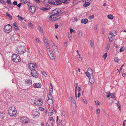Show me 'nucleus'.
Returning <instances> with one entry per match:
<instances>
[{
  "label": "nucleus",
  "instance_id": "nucleus-47",
  "mask_svg": "<svg viewBox=\"0 0 126 126\" xmlns=\"http://www.w3.org/2000/svg\"><path fill=\"white\" fill-rule=\"evenodd\" d=\"M6 2L8 3L9 4H12L11 3V1L10 0H7Z\"/></svg>",
  "mask_w": 126,
  "mask_h": 126
},
{
  "label": "nucleus",
  "instance_id": "nucleus-25",
  "mask_svg": "<svg viewBox=\"0 0 126 126\" xmlns=\"http://www.w3.org/2000/svg\"><path fill=\"white\" fill-rule=\"evenodd\" d=\"M26 84L28 85L29 86H30L31 84V80L30 79L26 80Z\"/></svg>",
  "mask_w": 126,
  "mask_h": 126
},
{
  "label": "nucleus",
  "instance_id": "nucleus-57",
  "mask_svg": "<svg viewBox=\"0 0 126 126\" xmlns=\"http://www.w3.org/2000/svg\"><path fill=\"white\" fill-rule=\"evenodd\" d=\"M21 3H19V4H18L17 5V6L19 8H20L21 6Z\"/></svg>",
  "mask_w": 126,
  "mask_h": 126
},
{
  "label": "nucleus",
  "instance_id": "nucleus-4",
  "mask_svg": "<svg viewBox=\"0 0 126 126\" xmlns=\"http://www.w3.org/2000/svg\"><path fill=\"white\" fill-rule=\"evenodd\" d=\"M4 31L5 33H8L12 31V26L9 24L6 25L4 28Z\"/></svg>",
  "mask_w": 126,
  "mask_h": 126
},
{
  "label": "nucleus",
  "instance_id": "nucleus-30",
  "mask_svg": "<svg viewBox=\"0 0 126 126\" xmlns=\"http://www.w3.org/2000/svg\"><path fill=\"white\" fill-rule=\"evenodd\" d=\"M49 8H48L47 7H43L42 8H41L40 9L41 10H43L44 11H46L47 10L49 9Z\"/></svg>",
  "mask_w": 126,
  "mask_h": 126
},
{
  "label": "nucleus",
  "instance_id": "nucleus-24",
  "mask_svg": "<svg viewBox=\"0 0 126 126\" xmlns=\"http://www.w3.org/2000/svg\"><path fill=\"white\" fill-rule=\"evenodd\" d=\"M5 116V113L4 112H0V120H1L4 118Z\"/></svg>",
  "mask_w": 126,
  "mask_h": 126
},
{
  "label": "nucleus",
  "instance_id": "nucleus-14",
  "mask_svg": "<svg viewBox=\"0 0 126 126\" xmlns=\"http://www.w3.org/2000/svg\"><path fill=\"white\" fill-rule=\"evenodd\" d=\"M52 14H61V10L60 8H56L52 10Z\"/></svg>",
  "mask_w": 126,
  "mask_h": 126
},
{
  "label": "nucleus",
  "instance_id": "nucleus-18",
  "mask_svg": "<svg viewBox=\"0 0 126 126\" xmlns=\"http://www.w3.org/2000/svg\"><path fill=\"white\" fill-rule=\"evenodd\" d=\"M89 81L90 82L89 84L90 85H91L94 83V80L93 77H92L91 78V77H89Z\"/></svg>",
  "mask_w": 126,
  "mask_h": 126
},
{
  "label": "nucleus",
  "instance_id": "nucleus-60",
  "mask_svg": "<svg viewBox=\"0 0 126 126\" xmlns=\"http://www.w3.org/2000/svg\"><path fill=\"white\" fill-rule=\"evenodd\" d=\"M90 45L91 46V47H93L94 46V43H93L92 42H91V43L90 44Z\"/></svg>",
  "mask_w": 126,
  "mask_h": 126
},
{
  "label": "nucleus",
  "instance_id": "nucleus-13",
  "mask_svg": "<svg viewBox=\"0 0 126 126\" xmlns=\"http://www.w3.org/2000/svg\"><path fill=\"white\" fill-rule=\"evenodd\" d=\"M31 72L32 75L33 77L35 78H38V75L37 71L35 69L31 70Z\"/></svg>",
  "mask_w": 126,
  "mask_h": 126
},
{
  "label": "nucleus",
  "instance_id": "nucleus-41",
  "mask_svg": "<svg viewBox=\"0 0 126 126\" xmlns=\"http://www.w3.org/2000/svg\"><path fill=\"white\" fill-rule=\"evenodd\" d=\"M95 104L97 105H100V104L99 101L96 100L95 101Z\"/></svg>",
  "mask_w": 126,
  "mask_h": 126
},
{
  "label": "nucleus",
  "instance_id": "nucleus-52",
  "mask_svg": "<svg viewBox=\"0 0 126 126\" xmlns=\"http://www.w3.org/2000/svg\"><path fill=\"white\" fill-rule=\"evenodd\" d=\"M68 43L67 42H64V46H67V44Z\"/></svg>",
  "mask_w": 126,
  "mask_h": 126
},
{
  "label": "nucleus",
  "instance_id": "nucleus-51",
  "mask_svg": "<svg viewBox=\"0 0 126 126\" xmlns=\"http://www.w3.org/2000/svg\"><path fill=\"white\" fill-rule=\"evenodd\" d=\"M13 4L15 5H16L17 4V2L16 1H15L13 2Z\"/></svg>",
  "mask_w": 126,
  "mask_h": 126
},
{
  "label": "nucleus",
  "instance_id": "nucleus-29",
  "mask_svg": "<svg viewBox=\"0 0 126 126\" xmlns=\"http://www.w3.org/2000/svg\"><path fill=\"white\" fill-rule=\"evenodd\" d=\"M6 14L7 16H8L10 19H12V16H11L10 13L7 12L6 13Z\"/></svg>",
  "mask_w": 126,
  "mask_h": 126
},
{
  "label": "nucleus",
  "instance_id": "nucleus-22",
  "mask_svg": "<svg viewBox=\"0 0 126 126\" xmlns=\"http://www.w3.org/2000/svg\"><path fill=\"white\" fill-rule=\"evenodd\" d=\"M54 108H51L49 109V116H51L53 112Z\"/></svg>",
  "mask_w": 126,
  "mask_h": 126
},
{
  "label": "nucleus",
  "instance_id": "nucleus-31",
  "mask_svg": "<svg viewBox=\"0 0 126 126\" xmlns=\"http://www.w3.org/2000/svg\"><path fill=\"white\" fill-rule=\"evenodd\" d=\"M44 45L47 49L50 48V46L49 44L47 43H45V44H44Z\"/></svg>",
  "mask_w": 126,
  "mask_h": 126
},
{
  "label": "nucleus",
  "instance_id": "nucleus-37",
  "mask_svg": "<svg viewBox=\"0 0 126 126\" xmlns=\"http://www.w3.org/2000/svg\"><path fill=\"white\" fill-rule=\"evenodd\" d=\"M42 74L46 77L47 76V75L46 73L44 71H42Z\"/></svg>",
  "mask_w": 126,
  "mask_h": 126
},
{
  "label": "nucleus",
  "instance_id": "nucleus-28",
  "mask_svg": "<svg viewBox=\"0 0 126 126\" xmlns=\"http://www.w3.org/2000/svg\"><path fill=\"white\" fill-rule=\"evenodd\" d=\"M38 30L41 33H43V30L42 28L40 26L38 27Z\"/></svg>",
  "mask_w": 126,
  "mask_h": 126
},
{
  "label": "nucleus",
  "instance_id": "nucleus-40",
  "mask_svg": "<svg viewBox=\"0 0 126 126\" xmlns=\"http://www.w3.org/2000/svg\"><path fill=\"white\" fill-rule=\"evenodd\" d=\"M125 47H123L121 48L120 50V52H121L124 50Z\"/></svg>",
  "mask_w": 126,
  "mask_h": 126
},
{
  "label": "nucleus",
  "instance_id": "nucleus-53",
  "mask_svg": "<svg viewBox=\"0 0 126 126\" xmlns=\"http://www.w3.org/2000/svg\"><path fill=\"white\" fill-rule=\"evenodd\" d=\"M26 0V3L27 4V5H29V0Z\"/></svg>",
  "mask_w": 126,
  "mask_h": 126
},
{
  "label": "nucleus",
  "instance_id": "nucleus-49",
  "mask_svg": "<svg viewBox=\"0 0 126 126\" xmlns=\"http://www.w3.org/2000/svg\"><path fill=\"white\" fill-rule=\"evenodd\" d=\"M111 94H110V92H109V93L107 95V97L108 98L111 96Z\"/></svg>",
  "mask_w": 126,
  "mask_h": 126
},
{
  "label": "nucleus",
  "instance_id": "nucleus-1",
  "mask_svg": "<svg viewBox=\"0 0 126 126\" xmlns=\"http://www.w3.org/2000/svg\"><path fill=\"white\" fill-rule=\"evenodd\" d=\"M8 112L10 116L13 117L16 114L17 112L16 110L15 107H11L8 109Z\"/></svg>",
  "mask_w": 126,
  "mask_h": 126
},
{
  "label": "nucleus",
  "instance_id": "nucleus-56",
  "mask_svg": "<svg viewBox=\"0 0 126 126\" xmlns=\"http://www.w3.org/2000/svg\"><path fill=\"white\" fill-rule=\"evenodd\" d=\"M39 109L41 111H43L44 110V109L41 107H40L39 108Z\"/></svg>",
  "mask_w": 126,
  "mask_h": 126
},
{
  "label": "nucleus",
  "instance_id": "nucleus-50",
  "mask_svg": "<svg viewBox=\"0 0 126 126\" xmlns=\"http://www.w3.org/2000/svg\"><path fill=\"white\" fill-rule=\"evenodd\" d=\"M35 40L38 43H40V41H39V39L37 38H36Z\"/></svg>",
  "mask_w": 126,
  "mask_h": 126
},
{
  "label": "nucleus",
  "instance_id": "nucleus-9",
  "mask_svg": "<svg viewBox=\"0 0 126 126\" xmlns=\"http://www.w3.org/2000/svg\"><path fill=\"white\" fill-rule=\"evenodd\" d=\"M55 1L56 3H55V2L54 1L52 2L49 1V3L50 4L52 5H57L61 4H62V3H65V2L62 1H61L60 0H55Z\"/></svg>",
  "mask_w": 126,
  "mask_h": 126
},
{
  "label": "nucleus",
  "instance_id": "nucleus-10",
  "mask_svg": "<svg viewBox=\"0 0 126 126\" xmlns=\"http://www.w3.org/2000/svg\"><path fill=\"white\" fill-rule=\"evenodd\" d=\"M47 53L49 56L52 59H54V56L52 52V51L50 49V48L47 49Z\"/></svg>",
  "mask_w": 126,
  "mask_h": 126
},
{
  "label": "nucleus",
  "instance_id": "nucleus-38",
  "mask_svg": "<svg viewBox=\"0 0 126 126\" xmlns=\"http://www.w3.org/2000/svg\"><path fill=\"white\" fill-rule=\"evenodd\" d=\"M90 3H85L84 4L83 6L84 7H86L90 5Z\"/></svg>",
  "mask_w": 126,
  "mask_h": 126
},
{
  "label": "nucleus",
  "instance_id": "nucleus-43",
  "mask_svg": "<svg viewBox=\"0 0 126 126\" xmlns=\"http://www.w3.org/2000/svg\"><path fill=\"white\" fill-rule=\"evenodd\" d=\"M94 15H93L92 16H89V17L88 18L90 19H92L94 18Z\"/></svg>",
  "mask_w": 126,
  "mask_h": 126
},
{
  "label": "nucleus",
  "instance_id": "nucleus-44",
  "mask_svg": "<svg viewBox=\"0 0 126 126\" xmlns=\"http://www.w3.org/2000/svg\"><path fill=\"white\" fill-rule=\"evenodd\" d=\"M107 53L106 52V53H105L103 55V57H104V58H105V59L107 57Z\"/></svg>",
  "mask_w": 126,
  "mask_h": 126
},
{
  "label": "nucleus",
  "instance_id": "nucleus-20",
  "mask_svg": "<svg viewBox=\"0 0 126 126\" xmlns=\"http://www.w3.org/2000/svg\"><path fill=\"white\" fill-rule=\"evenodd\" d=\"M69 99L70 100L72 104H74L75 105L76 104V101L72 97H70L69 98Z\"/></svg>",
  "mask_w": 126,
  "mask_h": 126
},
{
  "label": "nucleus",
  "instance_id": "nucleus-33",
  "mask_svg": "<svg viewBox=\"0 0 126 126\" xmlns=\"http://www.w3.org/2000/svg\"><path fill=\"white\" fill-rule=\"evenodd\" d=\"M37 102H40V103H39V105H42V100L41 99L39 98L37 100Z\"/></svg>",
  "mask_w": 126,
  "mask_h": 126
},
{
  "label": "nucleus",
  "instance_id": "nucleus-11",
  "mask_svg": "<svg viewBox=\"0 0 126 126\" xmlns=\"http://www.w3.org/2000/svg\"><path fill=\"white\" fill-rule=\"evenodd\" d=\"M37 64L35 63H30L29 64L28 68L31 70L32 69H35V68H37Z\"/></svg>",
  "mask_w": 126,
  "mask_h": 126
},
{
  "label": "nucleus",
  "instance_id": "nucleus-34",
  "mask_svg": "<svg viewBox=\"0 0 126 126\" xmlns=\"http://www.w3.org/2000/svg\"><path fill=\"white\" fill-rule=\"evenodd\" d=\"M117 105V106L118 107V108L119 110H120L121 109V105L119 103V101H118L117 102V103H116Z\"/></svg>",
  "mask_w": 126,
  "mask_h": 126
},
{
  "label": "nucleus",
  "instance_id": "nucleus-2",
  "mask_svg": "<svg viewBox=\"0 0 126 126\" xmlns=\"http://www.w3.org/2000/svg\"><path fill=\"white\" fill-rule=\"evenodd\" d=\"M61 14H53L50 15L49 20L52 21H56L61 17Z\"/></svg>",
  "mask_w": 126,
  "mask_h": 126
},
{
  "label": "nucleus",
  "instance_id": "nucleus-59",
  "mask_svg": "<svg viewBox=\"0 0 126 126\" xmlns=\"http://www.w3.org/2000/svg\"><path fill=\"white\" fill-rule=\"evenodd\" d=\"M44 42V43L45 44V43H47V39H46L45 40H43Z\"/></svg>",
  "mask_w": 126,
  "mask_h": 126
},
{
  "label": "nucleus",
  "instance_id": "nucleus-26",
  "mask_svg": "<svg viewBox=\"0 0 126 126\" xmlns=\"http://www.w3.org/2000/svg\"><path fill=\"white\" fill-rule=\"evenodd\" d=\"M52 93H49L47 94V97L48 99H52Z\"/></svg>",
  "mask_w": 126,
  "mask_h": 126
},
{
  "label": "nucleus",
  "instance_id": "nucleus-55",
  "mask_svg": "<svg viewBox=\"0 0 126 126\" xmlns=\"http://www.w3.org/2000/svg\"><path fill=\"white\" fill-rule=\"evenodd\" d=\"M49 119L51 121H54V120L53 119L52 117H50L49 118Z\"/></svg>",
  "mask_w": 126,
  "mask_h": 126
},
{
  "label": "nucleus",
  "instance_id": "nucleus-42",
  "mask_svg": "<svg viewBox=\"0 0 126 126\" xmlns=\"http://www.w3.org/2000/svg\"><path fill=\"white\" fill-rule=\"evenodd\" d=\"M0 2L3 4V5H5L6 2L5 1H4L3 0H0Z\"/></svg>",
  "mask_w": 126,
  "mask_h": 126
},
{
  "label": "nucleus",
  "instance_id": "nucleus-5",
  "mask_svg": "<svg viewBox=\"0 0 126 126\" xmlns=\"http://www.w3.org/2000/svg\"><path fill=\"white\" fill-rule=\"evenodd\" d=\"M20 121V122L23 124L28 123L30 122L29 119L25 116H23L21 117Z\"/></svg>",
  "mask_w": 126,
  "mask_h": 126
},
{
  "label": "nucleus",
  "instance_id": "nucleus-27",
  "mask_svg": "<svg viewBox=\"0 0 126 126\" xmlns=\"http://www.w3.org/2000/svg\"><path fill=\"white\" fill-rule=\"evenodd\" d=\"M108 18L112 19L113 18V16L111 15H108Z\"/></svg>",
  "mask_w": 126,
  "mask_h": 126
},
{
  "label": "nucleus",
  "instance_id": "nucleus-36",
  "mask_svg": "<svg viewBox=\"0 0 126 126\" xmlns=\"http://www.w3.org/2000/svg\"><path fill=\"white\" fill-rule=\"evenodd\" d=\"M68 37L69 39V40H71L72 39V36L71 35V34H69V33H68Z\"/></svg>",
  "mask_w": 126,
  "mask_h": 126
},
{
  "label": "nucleus",
  "instance_id": "nucleus-12",
  "mask_svg": "<svg viewBox=\"0 0 126 126\" xmlns=\"http://www.w3.org/2000/svg\"><path fill=\"white\" fill-rule=\"evenodd\" d=\"M93 73V71L91 68H89L87 72H85L86 76L88 78L90 77V75Z\"/></svg>",
  "mask_w": 126,
  "mask_h": 126
},
{
  "label": "nucleus",
  "instance_id": "nucleus-46",
  "mask_svg": "<svg viewBox=\"0 0 126 126\" xmlns=\"http://www.w3.org/2000/svg\"><path fill=\"white\" fill-rule=\"evenodd\" d=\"M110 47H109V46H107V47H106V51L107 52L108 51V50L109 49V48Z\"/></svg>",
  "mask_w": 126,
  "mask_h": 126
},
{
  "label": "nucleus",
  "instance_id": "nucleus-3",
  "mask_svg": "<svg viewBox=\"0 0 126 126\" xmlns=\"http://www.w3.org/2000/svg\"><path fill=\"white\" fill-rule=\"evenodd\" d=\"M117 34L116 32L114 30L110 32L108 34V38L110 42H111L113 40V37H114Z\"/></svg>",
  "mask_w": 126,
  "mask_h": 126
},
{
  "label": "nucleus",
  "instance_id": "nucleus-54",
  "mask_svg": "<svg viewBox=\"0 0 126 126\" xmlns=\"http://www.w3.org/2000/svg\"><path fill=\"white\" fill-rule=\"evenodd\" d=\"M18 19L20 20H22L23 19V18L21 16H20L19 17Z\"/></svg>",
  "mask_w": 126,
  "mask_h": 126
},
{
  "label": "nucleus",
  "instance_id": "nucleus-63",
  "mask_svg": "<svg viewBox=\"0 0 126 126\" xmlns=\"http://www.w3.org/2000/svg\"><path fill=\"white\" fill-rule=\"evenodd\" d=\"M70 29V32L71 33H72L73 32V31H74V30L71 29Z\"/></svg>",
  "mask_w": 126,
  "mask_h": 126
},
{
  "label": "nucleus",
  "instance_id": "nucleus-45",
  "mask_svg": "<svg viewBox=\"0 0 126 126\" xmlns=\"http://www.w3.org/2000/svg\"><path fill=\"white\" fill-rule=\"evenodd\" d=\"M111 98H112L113 99H114L115 100H116V99L113 94H111Z\"/></svg>",
  "mask_w": 126,
  "mask_h": 126
},
{
  "label": "nucleus",
  "instance_id": "nucleus-58",
  "mask_svg": "<svg viewBox=\"0 0 126 126\" xmlns=\"http://www.w3.org/2000/svg\"><path fill=\"white\" fill-rule=\"evenodd\" d=\"M85 2L86 3H89V2L91 1V0H85Z\"/></svg>",
  "mask_w": 126,
  "mask_h": 126
},
{
  "label": "nucleus",
  "instance_id": "nucleus-23",
  "mask_svg": "<svg viewBox=\"0 0 126 126\" xmlns=\"http://www.w3.org/2000/svg\"><path fill=\"white\" fill-rule=\"evenodd\" d=\"M13 25L14 26V27L16 31H17L19 30V28L17 27V23L16 22H14L13 24Z\"/></svg>",
  "mask_w": 126,
  "mask_h": 126
},
{
  "label": "nucleus",
  "instance_id": "nucleus-19",
  "mask_svg": "<svg viewBox=\"0 0 126 126\" xmlns=\"http://www.w3.org/2000/svg\"><path fill=\"white\" fill-rule=\"evenodd\" d=\"M53 103V101L52 99H48L47 101V103L49 105H51Z\"/></svg>",
  "mask_w": 126,
  "mask_h": 126
},
{
  "label": "nucleus",
  "instance_id": "nucleus-61",
  "mask_svg": "<svg viewBox=\"0 0 126 126\" xmlns=\"http://www.w3.org/2000/svg\"><path fill=\"white\" fill-rule=\"evenodd\" d=\"M78 59L80 61H81L82 60V58L80 56H79V57H78Z\"/></svg>",
  "mask_w": 126,
  "mask_h": 126
},
{
  "label": "nucleus",
  "instance_id": "nucleus-62",
  "mask_svg": "<svg viewBox=\"0 0 126 126\" xmlns=\"http://www.w3.org/2000/svg\"><path fill=\"white\" fill-rule=\"evenodd\" d=\"M59 26V25H55V27L56 29L58 28Z\"/></svg>",
  "mask_w": 126,
  "mask_h": 126
},
{
  "label": "nucleus",
  "instance_id": "nucleus-16",
  "mask_svg": "<svg viewBox=\"0 0 126 126\" xmlns=\"http://www.w3.org/2000/svg\"><path fill=\"white\" fill-rule=\"evenodd\" d=\"M29 10L30 11L32 14H33L35 11L36 9L35 7L34 6H31L30 7Z\"/></svg>",
  "mask_w": 126,
  "mask_h": 126
},
{
  "label": "nucleus",
  "instance_id": "nucleus-8",
  "mask_svg": "<svg viewBox=\"0 0 126 126\" xmlns=\"http://www.w3.org/2000/svg\"><path fill=\"white\" fill-rule=\"evenodd\" d=\"M52 46L53 50L55 56L57 57L59 55V53L56 45L53 44V45H52Z\"/></svg>",
  "mask_w": 126,
  "mask_h": 126
},
{
  "label": "nucleus",
  "instance_id": "nucleus-35",
  "mask_svg": "<svg viewBox=\"0 0 126 126\" xmlns=\"http://www.w3.org/2000/svg\"><path fill=\"white\" fill-rule=\"evenodd\" d=\"M78 33L79 37H81L82 36V32L79 31L78 32Z\"/></svg>",
  "mask_w": 126,
  "mask_h": 126
},
{
  "label": "nucleus",
  "instance_id": "nucleus-32",
  "mask_svg": "<svg viewBox=\"0 0 126 126\" xmlns=\"http://www.w3.org/2000/svg\"><path fill=\"white\" fill-rule=\"evenodd\" d=\"M100 112V110L99 109H96V114H99Z\"/></svg>",
  "mask_w": 126,
  "mask_h": 126
},
{
  "label": "nucleus",
  "instance_id": "nucleus-7",
  "mask_svg": "<svg viewBox=\"0 0 126 126\" xmlns=\"http://www.w3.org/2000/svg\"><path fill=\"white\" fill-rule=\"evenodd\" d=\"M12 57V60L15 62H18L20 60V56L19 55H17V54L13 55Z\"/></svg>",
  "mask_w": 126,
  "mask_h": 126
},
{
  "label": "nucleus",
  "instance_id": "nucleus-48",
  "mask_svg": "<svg viewBox=\"0 0 126 126\" xmlns=\"http://www.w3.org/2000/svg\"><path fill=\"white\" fill-rule=\"evenodd\" d=\"M116 40H115V42H115L114 47L116 48H117L118 47V46L117 45V44H115V42H116Z\"/></svg>",
  "mask_w": 126,
  "mask_h": 126
},
{
  "label": "nucleus",
  "instance_id": "nucleus-64",
  "mask_svg": "<svg viewBox=\"0 0 126 126\" xmlns=\"http://www.w3.org/2000/svg\"><path fill=\"white\" fill-rule=\"evenodd\" d=\"M62 114L63 115V116H64L65 115V113L64 111H63V112L62 113Z\"/></svg>",
  "mask_w": 126,
  "mask_h": 126
},
{
  "label": "nucleus",
  "instance_id": "nucleus-17",
  "mask_svg": "<svg viewBox=\"0 0 126 126\" xmlns=\"http://www.w3.org/2000/svg\"><path fill=\"white\" fill-rule=\"evenodd\" d=\"M33 86L35 88H40L41 87V85L40 83H35L33 84Z\"/></svg>",
  "mask_w": 126,
  "mask_h": 126
},
{
  "label": "nucleus",
  "instance_id": "nucleus-6",
  "mask_svg": "<svg viewBox=\"0 0 126 126\" xmlns=\"http://www.w3.org/2000/svg\"><path fill=\"white\" fill-rule=\"evenodd\" d=\"M17 50L19 53L21 54H23L26 51V48L23 46H21L18 47L17 48Z\"/></svg>",
  "mask_w": 126,
  "mask_h": 126
},
{
  "label": "nucleus",
  "instance_id": "nucleus-39",
  "mask_svg": "<svg viewBox=\"0 0 126 126\" xmlns=\"http://www.w3.org/2000/svg\"><path fill=\"white\" fill-rule=\"evenodd\" d=\"M119 59L118 57H115L114 59V61L116 62H118Z\"/></svg>",
  "mask_w": 126,
  "mask_h": 126
},
{
  "label": "nucleus",
  "instance_id": "nucleus-21",
  "mask_svg": "<svg viewBox=\"0 0 126 126\" xmlns=\"http://www.w3.org/2000/svg\"><path fill=\"white\" fill-rule=\"evenodd\" d=\"M88 22V20L87 19H85L84 20L82 19L81 20V22L82 23L86 24Z\"/></svg>",
  "mask_w": 126,
  "mask_h": 126
},
{
  "label": "nucleus",
  "instance_id": "nucleus-15",
  "mask_svg": "<svg viewBox=\"0 0 126 126\" xmlns=\"http://www.w3.org/2000/svg\"><path fill=\"white\" fill-rule=\"evenodd\" d=\"M17 36L16 34H14L13 35H12L11 36L10 39L9 40L10 42H13L14 41L15 38H16Z\"/></svg>",
  "mask_w": 126,
  "mask_h": 126
}]
</instances>
